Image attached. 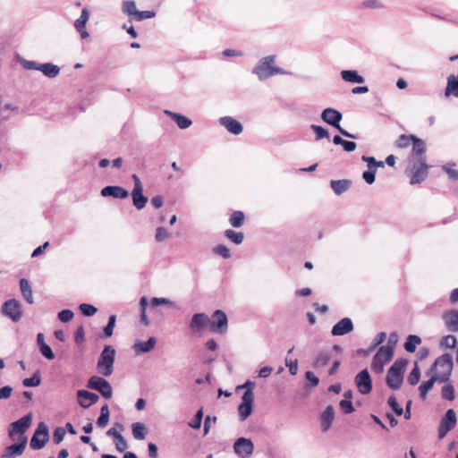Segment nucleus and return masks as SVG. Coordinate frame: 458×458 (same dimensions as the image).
Returning a JSON list of instances; mask_svg holds the SVG:
<instances>
[{
    "label": "nucleus",
    "instance_id": "obj_34",
    "mask_svg": "<svg viewBox=\"0 0 458 458\" xmlns=\"http://www.w3.org/2000/svg\"><path fill=\"white\" fill-rule=\"evenodd\" d=\"M443 172H445L449 180L452 182H458V170L456 169V164L449 162L441 166Z\"/></svg>",
    "mask_w": 458,
    "mask_h": 458
},
{
    "label": "nucleus",
    "instance_id": "obj_28",
    "mask_svg": "<svg viewBox=\"0 0 458 458\" xmlns=\"http://www.w3.org/2000/svg\"><path fill=\"white\" fill-rule=\"evenodd\" d=\"M425 151V142L421 139L415 137L412 141V158L419 157V161L425 160V158L422 157Z\"/></svg>",
    "mask_w": 458,
    "mask_h": 458
},
{
    "label": "nucleus",
    "instance_id": "obj_48",
    "mask_svg": "<svg viewBox=\"0 0 458 458\" xmlns=\"http://www.w3.org/2000/svg\"><path fill=\"white\" fill-rule=\"evenodd\" d=\"M310 128L315 132L317 140H322L324 138H329L328 131L322 126L312 124Z\"/></svg>",
    "mask_w": 458,
    "mask_h": 458
},
{
    "label": "nucleus",
    "instance_id": "obj_3",
    "mask_svg": "<svg viewBox=\"0 0 458 458\" xmlns=\"http://www.w3.org/2000/svg\"><path fill=\"white\" fill-rule=\"evenodd\" d=\"M407 365L404 359L396 360L387 371L386 384L394 390L399 389L403 381V372Z\"/></svg>",
    "mask_w": 458,
    "mask_h": 458
},
{
    "label": "nucleus",
    "instance_id": "obj_32",
    "mask_svg": "<svg viewBox=\"0 0 458 458\" xmlns=\"http://www.w3.org/2000/svg\"><path fill=\"white\" fill-rule=\"evenodd\" d=\"M20 288L24 299L30 303L34 302L31 286L28 280L22 278L20 281Z\"/></svg>",
    "mask_w": 458,
    "mask_h": 458
},
{
    "label": "nucleus",
    "instance_id": "obj_9",
    "mask_svg": "<svg viewBox=\"0 0 458 458\" xmlns=\"http://www.w3.org/2000/svg\"><path fill=\"white\" fill-rule=\"evenodd\" d=\"M31 415L28 414L21 418L20 420L11 423L9 429V437L15 440V436L19 435V437H26L24 434L26 430L30 428L31 424Z\"/></svg>",
    "mask_w": 458,
    "mask_h": 458
},
{
    "label": "nucleus",
    "instance_id": "obj_58",
    "mask_svg": "<svg viewBox=\"0 0 458 458\" xmlns=\"http://www.w3.org/2000/svg\"><path fill=\"white\" fill-rule=\"evenodd\" d=\"M255 383L253 381H250V380H247L243 385L242 386H239L237 387V389H242V388H245L246 391L244 392V394H250V396L251 398H254V394H253V390L255 388Z\"/></svg>",
    "mask_w": 458,
    "mask_h": 458
},
{
    "label": "nucleus",
    "instance_id": "obj_17",
    "mask_svg": "<svg viewBox=\"0 0 458 458\" xmlns=\"http://www.w3.org/2000/svg\"><path fill=\"white\" fill-rule=\"evenodd\" d=\"M253 401L250 394H243L242 396V403L238 406L239 419L244 421L253 411Z\"/></svg>",
    "mask_w": 458,
    "mask_h": 458
},
{
    "label": "nucleus",
    "instance_id": "obj_38",
    "mask_svg": "<svg viewBox=\"0 0 458 458\" xmlns=\"http://www.w3.org/2000/svg\"><path fill=\"white\" fill-rule=\"evenodd\" d=\"M421 338L418 335H410L404 344V349L408 352H414L417 345L420 344Z\"/></svg>",
    "mask_w": 458,
    "mask_h": 458
},
{
    "label": "nucleus",
    "instance_id": "obj_7",
    "mask_svg": "<svg viewBox=\"0 0 458 458\" xmlns=\"http://www.w3.org/2000/svg\"><path fill=\"white\" fill-rule=\"evenodd\" d=\"M88 388L99 392L106 399H110L113 395V390L110 383L101 377H91L88 380Z\"/></svg>",
    "mask_w": 458,
    "mask_h": 458
},
{
    "label": "nucleus",
    "instance_id": "obj_63",
    "mask_svg": "<svg viewBox=\"0 0 458 458\" xmlns=\"http://www.w3.org/2000/svg\"><path fill=\"white\" fill-rule=\"evenodd\" d=\"M115 447L119 452H123L128 448L127 441L125 438L121 436L117 439L114 440Z\"/></svg>",
    "mask_w": 458,
    "mask_h": 458
},
{
    "label": "nucleus",
    "instance_id": "obj_1",
    "mask_svg": "<svg viewBox=\"0 0 458 458\" xmlns=\"http://www.w3.org/2000/svg\"><path fill=\"white\" fill-rule=\"evenodd\" d=\"M275 55H267L261 58L252 70L260 81L266 80L276 74H285L286 72L275 65Z\"/></svg>",
    "mask_w": 458,
    "mask_h": 458
},
{
    "label": "nucleus",
    "instance_id": "obj_64",
    "mask_svg": "<svg viewBox=\"0 0 458 458\" xmlns=\"http://www.w3.org/2000/svg\"><path fill=\"white\" fill-rule=\"evenodd\" d=\"M386 338V334L385 332H381L376 335V337L373 340V344L370 348V351L376 348L377 345L385 342Z\"/></svg>",
    "mask_w": 458,
    "mask_h": 458
},
{
    "label": "nucleus",
    "instance_id": "obj_22",
    "mask_svg": "<svg viewBox=\"0 0 458 458\" xmlns=\"http://www.w3.org/2000/svg\"><path fill=\"white\" fill-rule=\"evenodd\" d=\"M445 327L451 332H458V310H452L443 315Z\"/></svg>",
    "mask_w": 458,
    "mask_h": 458
},
{
    "label": "nucleus",
    "instance_id": "obj_6",
    "mask_svg": "<svg viewBox=\"0 0 458 458\" xmlns=\"http://www.w3.org/2000/svg\"><path fill=\"white\" fill-rule=\"evenodd\" d=\"M394 352L391 346H381L375 354L372 362L371 369L377 374L384 371V367L393 358Z\"/></svg>",
    "mask_w": 458,
    "mask_h": 458
},
{
    "label": "nucleus",
    "instance_id": "obj_4",
    "mask_svg": "<svg viewBox=\"0 0 458 458\" xmlns=\"http://www.w3.org/2000/svg\"><path fill=\"white\" fill-rule=\"evenodd\" d=\"M115 350L111 345H106L98 360L97 369L99 374L108 377L113 373Z\"/></svg>",
    "mask_w": 458,
    "mask_h": 458
},
{
    "label": "nucleus",
    "instance_id": "obj_23",
    "mask_svg": "<svg viewBox=\"0 0 458 458\" xmlns=\"http://www.w3.org/2000/svg\"><path fill=\"white\" fill-rule=\"evenodd\" d=\"M334 419L335 410L333 406L328 405L320 416L321 429L323 432H327L330 428Z\"/></svg>",
    "mask_w": 458,
    "mask_h": 458
},
{
    "label": "nucleus",
    "instance_id": "obj_15",
    "mask_svg": "<svg viewBox=\"0 0 458 458\" xmlns=\"http://www.w3.org/2000/svg\"><path fill=\"white\" fill-rule=\"evenodd\" d=\"M2 310L5 316L9 317L13 321L20 320L22 315L21 304L14 299L5 301Z\"/></svg>",
    "mask_w": 458,
    "mask_h": 458
},
{
    "label": "nucleus",
    "instance_id": "obj_60",
    "mask_svg": "<svg viewBox=\"0 0 458 458\" xmlns=\"http://www.w3.org/2000/svg\"><path fill=\"white\" fill-rule=\"evenodd\" d=\"M362 178L368 184H372L375 182L376 178L375 170L369 169L368 171L363 172Z\"/></svg>",
    "mask_w": 458,
    "mask_h": 458
},
{
    "label": "nucleus",
    "instance_id": "obj_52",
    "mask_svg": "<svg viewBox=\"0 0 458 458\" xmlns=\"http://www.w3.org/2000/svg\"><path fill=\"white\" fill-rule=\"evenodd\" d=\"M170 236L169 232L165 227H157L156 230L155 240L157 242H162Z\"/></svg>",
    "mask_w": 458,
    "mask_h": 458
},
{
    "label": "nucleus",
    "instance_id": "obj_26",
    "mask_svg": "<svg viewBox=\"0 0 458 458\" xmlns=\"http://www.w3.org/2000/svg\"><path fill=\"white\" fill-rule=\"evenodd\" d=\"M208 322L209 318L205 313H197L192 316L190 327L193 330L199 331L203 329Z\"/></svg>",
    "mask_w": 458,
    "mask_h": 458
},
{
    "label": "nucleus",
    "instance_id": "obj_41",
    "mask_svg": "<svg viewBox=\"0 0 458 458\" xmlns=\"http://www.w3.org/2000/svg\"><path fill=\"white\" fill-rule=\"evenodd\" d=\"M230 224L233 227H240L244 221V214L242 211H234L230 216Z\"/></svg>",
    "mask_w": 458,
    "mask_h": 458
},
{
    "label": "nucleus",
    "instance_id": "obj_46",
    "mask_svg": "<svg viewBox=\"0 0 458 458\" xmlns=\"http://www.w3.org/2000/svg\"><path fill=\"white\" fill-rule=\"evenodd\" d=\"M115 321H116V316L111 315L109 317L107 325L104 327V330H103L104 337L107 338V337L112 336L114 328L115 326Z\"/></svg>",
    "mask_w": 458,
    "mask_h": 458
},
{
    "label": "nucleus",
    "instance_id": "obj_51",
    "mask_svg": "<svg viewBox=\"0 0 458 458\" xmlns=\"http://www.w3.org/2000/svg\"><path fill=\"white\" fill-rule=\"evenodd\" d=\"M388 405L393 409V411L397 414L401 415L403 412V407L398 403L396 398L394 395H391L387 401Z\"/></svg>",
    "mask_w": 458,
    "mask_h": 458
},
{
    "label": "nucleus",
    "instance_id": "obj_44",
    "mask_svg": "<svg viewBox=\"0 0 458 458\" xmlns=\"http://www.w3.org/2000/svg\"><path fill=\"white\" fill-rule=\"evenodd\" d=\"M420 378V371L418 367V364L415 363V366L410 372L407 380L411 386H415L419 383Z\"/></svg>",
    "mask_w": 458,
    "mask_h": 458
},
{
    "label": "nucleus",
    "instance_id": "obj_5",
    "mask_svg": "<svg viewBox=\"0 0 458 458\" xmlns=\"http://www.w3.org/2000/svg\"><path fill=\"white\" fill-rule=\"evenodd\" d=\"M343 118V114L341 112H339L336 109L328 107L322 111L321 113V119L327 123V124H330L334 126L335 129L338 130V131L344 137L351 138V139H356L357 137L344 128L341 127L340 122Z\"/></svg>",
    "mask_w": 458,
    "mask_h": 458
},
{
    "label": "nucleus",
    "instance_id": "obj_59",
    "mask_svg": "<svg viewBox=\"0 0 458 458\" xmlns=\"http://www.w3.org/2000/svg\"><path fill=\"white\" fill-rule=\"evenodd\" d=\"M72 318L73 313L70 310H64L58 313V318L64 323L69 322Z\"/></svg>",
    "mask_w": 458,
    "mask_h": 458
},
{
    "label": "nucleus",
    "instance_id": "obj_29",
    "mask_svg": "<svg viewBox=\"0 0 458 458\" xmlns=\"http://www.w3.org/2000/svg\"><path fill=\"white\" fill-rule=\"evenodd\" d=\"M341 77L344 81L352 83H363L365 81V79L353 70L342 71Z\"/></svg>",
    "mask_w": 458,
    "mask_h": 458
},
{
    "label": "nucleus",
    "instance_id": "obj_57",
    "mask_svg": "<svg viewBox=\"0 0 458 458\" xmlns=\"http://www.w3.org/2000/svg\"><path fill=\"white\" fill-rule=\"evenodd\" d=\"M40 352L44 357H46L48 360H53L55 358L54 352H52V349L49 345H47L46 343H42L41 346L39 347Z\"/></svg>",
    "mask_w": 458,
    "mask_h": 458
},
{
    "label": "nucleus",
    "instance_id": "obj_25",
    "mask_svg": "<svg viewBox=\"0 0 458 458\" xmlns=\"http://www.w3.org/2000/svg\"><path fill=\"white\" fill-rule=\"evenodd\" d=\"M165 114L169 116L170 118H172L177 124V126L180 128V129H187L189 128L192 122L191 119H189L188 117L181 114H178V113H174V112H172V111H169V110H165Z\"/></svg>",
    "mask_w": 458,
    "mask_h": 458
},
{
    "label": "nucleus",
    "instance_id": "obj_37",
    "mask_svg": "<svg viewBox=\"0 0 458 458\" xmlns=\"http://www.w3.org/2000/svg\"><path fill=\"white\" fill-rule=\"evenodd\" d=\"M75 28L80 32L82 38H86V7L82 8L79 19L75 21Z\"/></svg>",
    "mask_w": 458,
    "mask_h": 458
},
{
    "label": "nucleus",
    "instance_id": "obj_24",
    "mask_svg": "<svg viewBox=\"0 0 458 458\" xmlns=\"http://www.w3.org/2000/svg\"><path fill=\"white\" fill-rule=\"evenodd\" d=\"M157 340L155 337H149L148 341H138L133 344V350L137 354L146 353L154 349Z\"/></svg>",
    "mask_w": 458,
    "mask_h": 458
},
{
    "label": "nucleus",
    "instance_id": "obj_61",
    "mask_svg": "<svg viewBox=\"0 0 458 458\" xmlns=\"http://www.w3.org/2000/svg\"><path fill=\"white\" fill-rule=\"evenodd\" d=\"M285 365L289 369V372L291 375L294 376L298 372V360H285Z\"/></svg>",
    "mask_w": 458,
    "mask_h": 458
},
{
    "label": "nucleus",
    "instance_id": "obj_12",
    "mask_svg": "<svg viewBox=\"0 0 458 458\" xmlns=\"http://www.w3.org/2000/svg\"><path fill=\"white\" fill-rule=\"evenodd\" d=\"M228 319L226 314L220 310H216L212 315V320L210 321V330L213 332H218L225 334L227 331Z\"/></svg>",
    "mask_w": 458,
    "mask_h": 458
},
{
    "label": "nucleus",
    "instance_id": "obj_49",
    "mask_svg": "<svg viewBox=\"0 0 458 458\" xmlns=\"http://www.w3.org/2000/svg\"><path fill=\"white\" fill-rule=\"evenodd\" d=\"M213 252L224 259H229L231 257L230 250L223 244H219L213 249Z\"/></svg>",
    "mask_w": 458,
    "mask_h": 458
},
{
    "label": "nucleus",
    "instance_id": "obj_10",
    "mask_svg": "<svg viewBox=\"0 0 458 458\" xmlns=\"http://www.w3.org/2000/svg\"><path fill=\"white\" fill-rule=\"evenodd\" d=\"M456 414L453 409L447 410L445 416L441 419L438 427V437L444 438L447 433L456 425Z\"/></svg>",
    "mask_w": 458,
    "mask_h": 458
},
{
    "label": "nucleus",
    "instance_id": "obj_56",
    "mask_svg": "<svg viewBox=\"0 0 458 458\" xmlns=\"http://www.w3.org/2000/svg\"><path fill=\"white\" fill-rule=\"evenodd\" d=\"M339 405L345 414H350L354 411V407L350 400H341Z\"/></svg>",
    "mask_w": 458,
    "mask_h": 458
},
{
    "label": "nucleus",
    "instance_id": "obj_31",
    "mask_svg": "<svg viewBox=\"0 0 458 458\" xmlns=\"http://www.w3.org/2000/svg\"><path fill=\"white\" fill-rule=\"evenodd\" d=\"M131 431L133 437L137 440H143L146 438L148 429L141 422H134L131 424Z\"/></svg>",
    "mask_w": 458,
    "mask_h": 458
},
{
    "label": "nucleus",
    "instance_id": "obj_16",
    "mask_svg": "<svg viewBox=\"0 0 458 458\" xmlns=\"http://www.w3.org/2000/svg\"><path fill=\"white\" fill-rule=\"evenodd\" d=\"M355 383L360 394H367L370 393L372 389V383L367 369H363L356 375Z\"/></svg>",
    "mask_w": 458,
    "mask_h": 458
},
{
    "label": "nucleus",
    "instance_id": "obj_54",
    "mask_svg": "<svg viewBox=\"0 0 458 458\" xmlns=\"http://www.w3.org/2000/svg\"><path fill=\"white\" fill-rule=\"evenodd\" d=\"M202 418H203V411H202V409H199L196 412L193 420L189 422V426L195 429L199 428L201 426Z\"/></svg>",
    "mask_w": 458,
    "mask_h": 458
},
{
    "label": "nucleus",
    "instance_id": "obj_40",
    "mask_svg": "<svg viewBox=\"0 0 458 458\" xmlns=\"http://www.w3.org/2000/svg\"><path fill=\"white\" fill-rule=\"evenodd\" d=\"M225 235L230 241H232L235 244H241L243 242L244 235L241 232H234L231 229H228L225 232Z\"/></svg>",
    "mask_w": 458,
    "mask_h": 458
},
{
    "label": "nucleus",
    "instance_id": "obj_20",
    "mask_svg": "<svg viewBox=\"0 0 458 458\" xmlns=\"http://www.w3.org/2000/svg\"><path fill=\"white\" fill-rule=\"evenodd\" d=\"M353 330V323L351 318H344L339 320L331 330L334 336L344 335Z\"/></svg>",
    "mask_w": 458,
    "mask_h": 458
},
{
    "label": "nucleus",
    "instance_id": "obj_2",
    "mask_svg": "<svg viewBox=\"0 0 458 458\" xmlns=\"http://www.w3.org/2000/svg\"><path fill=\"white\" fill-rule=\"evenodd\" d=\"M453 369V358L450 354L439 356L430 369V372L435 376L438 382L448 381Z\"/></svg>",
    "mask_w": 458,
    "mask_h": 458
},
{
    "label": "nucleus",
    "instance_id": "obj_55",
    "mask_svg": "<svg viewBox=\"0 0 458 458\" xmlns=\"http://www.w3.org/2000/svg\"><path fill=\"white\" fill-rule=\"evenodd\" d=\"M456 344V337L453 335H446L442 338L441 345L445 348H454Z\"/></svg>",
    "mask_w": 458,
    "mask_h": 458
},
{
    "label": "nucleus",
    "instance_id": "obj_11",
    "mask_svg": "<svg viewBox=\"0 0 458 458\" xmlns=\"http://www.w3.org/2000/svg\"><path fill=\"white\" fill-rule=\"evenodd\" d=\"M233 451L240 458H249L254 451V445L250 438L239 437L233 444Z\"/></svg>",
    "mask_w": 458,
    "mask_h": 458
},
{
    "label": "nucleus",
    "instance_id": "obj_21",
    "mask_svg": "<svg viewBox=\"0 0 458 458\" xmlns=\"http://www.w3.org/2000/svg\"><path fill=\"white\" fill-rule=\"evenodd\" d=\"M101 196L113 197L114 199H123L129 196L127 190L121 186H106L101 190Z\"/></svg>",
    "mask_w": 458,
    "mask_h": 458
},
{
    "label": "nucleus",
    "instance_id": "obj_45",
    "mask_svg": "<svg viewBox=\"0 0 458 458\" xmlns=\"http://www.w3.org/2000/svg\"><path fill=\"white\" fill-rule=\"evenodd\" d=\"M150 303L152 307H157L158 305H167L171 308H176L175 302L162 297H153L150 301Z\"/></svg>",
    "mask_w": 458,
    "mask_h": 458
},
{
    "label": "nucleus",
    "instance_id": "obj_47",
    "mask_svg": "<svg viewBox=\"0 0 458 458\" xmlns=\"http://www.w3.org/2000/svg\"><path fill=\"white\" fill-rule=\"evenodd\" d=\"M41 378L39 373L37 371L31 377L23 379L22 384L26 387L38 386L40 385Z\"/></svg>",
    "mask_w": 458,
    "mask_h": 458
},
{
    "label": "nucleus",
    "instance_id": "obj_53",
    "mask_svg": "<svg viewBox=\"0 0 458 458\" xmlns=\"http://www.w3.org/2000/svg\"><path fill=\"white\" fill-rule=\"evenodd\" d=\"M155 16V13L152 11H138L136 12L133 19L137 21H140L143 20L151 19Z\"/></svg>",
    "mask_w": 458,
    "mask_h": 458
},
{
    "label": "nucleus",
    "instance_id": "obj_50",
    "mask_svg": "<svg viewBox=\"0 0 458 458\" xmlns=\"http://www.w3.org/2000/svg\"><path fill=\"white\" fill-rule=\"evenodd\" d=\"M415 138V136L413 135H410V136H407V135H401L397 141H396V145L397 147L399 148H407L408 146H410L411 143H412L413 141V139Z\"/></svg>",
    "mask_w": 458,
    "mask_h": 458
},
{
    "label": "nucleus",
    "instance_id": "obj_19",
    "mask_svg": "<svg viewBox=\"0 0 458 458\" xmlns=\"http://www.w3.org/2000/svg\"><path fill=\"white\" fill-rule=\"evenodd\" d=\"M219 123L233 135L241 134L243 130L242 123L232 116L220 117Z\"/></svg>",
    "mask_w": 458,
    "mask_h": 458
},
{
    "label": "nucleus",
    "instance_id": "obj_27",
    "mask_svg": "<svg viewBox=\"0 0 458 458\" xmlns=\"http://www.w3.org/2000/svg\"><path fill=\"white\" fill-rule=\"evenodd\" d=\"M445 96L446 98L454 96L458 98V78L452 74L447 78V84L445 89Z\"/></svg>",
    "mask_w": 458,
    "mask_h": 458
},
{
    "label": "nucleus",
    "instance_id": "obj_18",
    "mask_svg": "<svg viewBox=\"0 0 458 458\" xmlns=\"http://www.w3.org/2000/svg\"><path fill=\"white\" fill-rule=\"evenodd\" d=\"M17 440L19 441L18 444L9 445L5 448L3 454L4 458H14L23 454L27 445V437H18Z\"/></svg>",
    "mask_w": 458,
    "mask_h": 458
},
{
    "label": "nucleus",
    "instance_id": "obj_35",
    "mask_svg": "<svg viewBox=\"0 0 458 458\" xmlns=\"http://www.w3.org/2000/svg\"><path fill=\"white\" fill-rule=\"evenodd\" d=\"M330 359H331V354L329 353V352L322 351L317 355V357L314 360V363H313V367L316 369L323 368L328 364V362L330 361Z\"/></svg>",
    "mask_w": 458,
    "mask_h": 458
},
{
    "label": "nucleus",
    "instance_id": "obj_8",
    "mask_svg": "<svg viewBox=\"0 0 458 458\" xmlns=\"http://www.w3.org/2000/svg\"><path fill=\"white\" fill-rule=\"evenodd\" d=\"M132 180L134 182V187L131 193V198H132V203H133V206L138 210H140L143 208H145V206L148 202V198L143 195V185H142L139 176L136 174H133Z\"/></svg>",
    "mask_w": 458,
    "mask_h": 458
},
{
    "label": "nucleus",
    "instance_id": "obj_43",
    "mask_svg": "<svg viewBox=\"0 0 458 458\" xmlns=\"http://www.w3.org/2000/svg\"><path fill=\"white\" fill-rule=\"evenodd\" d=\"M441 396L445 400L453 401L454 399V389L451 384H445L441 389Z\"/></svg>",
    "mask_w": 458,
    "mask_h": 458
},
{
    "label": "nucleus",
    "instance_id": "obj_30",
    "mask_svg": "<svg viewBox=\"0 0 458 458\" xmlns=\"http://www.w3.org/2000/svg\"><path fill=\"white\" fill-rule=\"evenodd\" d=\"M330 186L333 191L336 195H341L344 191H346L351 186V181L349 180H332L330 182Z\"/></svg>",
    "mask_w": 458,
    "mask_h": 458
},
{
    "label": "nucleus",
    "instance_id": "obj_13",
    "mask_svg": "<svg viewBox=\"0 0 458 458\" xmlns=\"http://www.w3.org/2000/svg\"><path fill=\"white\" fill-rule=\"evenodd\" d=\"M48 440V430L44 423H40L35 431L30 445L33 450L41 449Z\"/></svg>",
    "mask_w": 458,
    "mask_h": 458
},
{
    "label": "nucleus",
    "instance_id": "obj_39",
    "mask_svg": "<svg viewBox=\"0 0 458 458\" xmlns=\"http://www.w3.org/2000/svg\"><path fill=\"white\" fill-rule=\"evenodd\" d=\"M110 417V411L107 404H105L101 407L100 410V416L98 417L97 420L98 427L103 428H105L109 421Z\"/></svg>",
    "mask_w": 458,
    "mask_h": 458
},
{
    "label": "nucleus",
    "instance_id": "obj_62",
    "mask_svg": "<svg viewBox=\"0 0 458 458\" xmlns=\"http://www.w3.org/2000/svg\"><path fill=\"white\" fill-rule=\"evenodd\" d=\"M65 436V430L63 428H57L53 434V441L59 444Z\"/></svg>",
    "mask_w": 458,
    "mask_h": 458
},
{
    "label": "nucleus",
    "instance_id": "obj_36",
    "mask_svg": "<svg viewBox=\"0 0 458 458\" xmlns=\"http://www.w3.org/2000/svg\"><path fill=\"white\" fill-rule=\"evenodd\" d=\"M438 382L437 378L435 376H431V377L428 381H424L419 387L420 395L421 399H425L428 393L432 389L434 384Z\"/></svg>",
    "mask_w": 458,
    "mask_h": 458
},
{
    "label": "nucleus",
    "instance_id": "obj_42",
    "mask_svg": "<svg viewBox=\"0 0 458 458\" xmlns=\"http://www.w3.org/2000/svg\"><path fill=\"white\" fill-rule=\"evenodd\" d=\"M123 13L127 14L128 16L134 17L137 8L136 4L132 0H126L123 2Z\"/></svg>",
    "mask_w": 458,
    "mask_h": 458
},
{
    "label": "nucleus",
    "instance_id": "obj_14",
    "mask_svg": "<svg viewBox=\"0 0 458 458\" xmlns=\"http://www.w3.org/2000/svg\"><path fill=\"white\" fill-rule=\"evenodd\" d=\"M428 165L425 160L420 161L418 164H414L411 169V185L422 182L428 176Z\"/></svg>",
    "mask_w": 458,
    "mask_h": 458
},
{
    "label": "nucleus",
    "instance_id": "obj_33",
    "mask_svg": "<svg viewBox=\"0 0 458 458\" xmlns=\"http://www.w3.org/2000/svg\"><path fill=\"white\" fill-rule=\"evenodd\" d=\"M36 69L41 71L46 76L49 78L57 76L60 72V69L57 65L50 63L40 64L38 67H36Z\"/></svg>",
    "mask_w": 458,
    "mask_h": 458
}]
</instances>
